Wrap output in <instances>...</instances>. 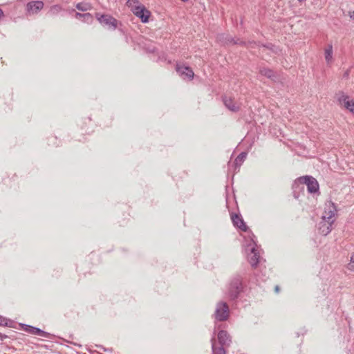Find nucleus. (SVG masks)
<instances>
[{"label": "nucleus", "mask_w": 354, "mask_h": 354, "mask_svg": "<svg viewBox=\"0 0 354 354\" xmlns=\"http://www.w3.org/2000/svg\"><path fill=\"white\" fill-rule=\"evenodd\" d=\"M127 6L137 17L140 19L142 23H147L149 21L151 12L139 0H128Z\"/></svg>", "instance_id": "obj_1"}, {"label": "nucleus", "mask_w": 354, "mask_h": 354, "mask_svg": "<svg viewBox=\"0 0 354 354\" xmlns=\"http://www.w3.org/2000/svg\"><path fill=\"white\" fill-rule=\"evenodd\" d=\"M337 215V209L335 203L331 201H326L324 205V210L322 219L330 222V223H334L336 220Z\"/></svg>", "instance_id": "obj_2"}, {"label": "nucleus", "mask_w": 354, "mask_h": 354, "mask_svg": "<svg viewBox=\"0 0 354 354\" xmlns=\"http://www.w3.org/2000/svg\"><path fill=\"white\" fill-rule=\"evenodd\" d=\"M230 309L228 305L225 302H218L216 304L214 313L215 319L218 321H225L229 317Z\"/></svg>", "instance_id": "obj_3"}, {"label": "nucleus", "mask_w": 354, "mask_h": 354, "mask_svg": "<svg viewBox=\"0 0 354 354\" xmlns=\"http://www.w3.org/2000/svg\"><path fill=\"white\" fill-rule=\"evenodd\" d=\"M241 280L239 277L233 279L228 288L227 295L230 299H234L237 298L239 294L242 290Z\"/></svg>", "instance_id": "obj_4"}, {"label": "nucleus", "mask_w": 354, "mask_h": 354, "mask_svg": "<svg viewBox=\"0 0 354 354\" xmlns=\"http://www.w3.org/2000/svg\"><path fill=\"white\" fill-rule=\"evenodd\" d=\"M297 181L307 185L308 191L310 193H316L319 191V184L317 180L310 176L299 177Z\"/></svg>", "instance_id": "obj_5"}, {"label": "nucleus", "mask_w": 354, "mask_h": 354, "mask_svg": "<svg viewBox=\"0 0 354 354\" xmlns=\"http://www.w3.org/2000/svg\"><path fill=\"white\" fill-rule=\"evenodd\" d=\"M96 18L102 26H106L109 29L115 30L117 28L118 21L109 15L97 13Z\"/></svg>", "instance_id": "obj_6"}, {"label": "nucleus", "mask_w": 354, "mask_h": 354, "mask_svg": "<svg viewBox=\"0 0 354 354\" xmlns=\"http://www.w3.org/2000/svg\"><path fill=\"white\" fill-rule=\"evenodd\" d=\"M338 101L341 105L354 114V100L342 92L338 94Z\"/></svg>", "instance_id": "obj_7"}, {"label": "nucleus", "mask_w": 354, "mask_h": 354, "mask_svg": "<svg viewBox=\"0 0 354 354\" xmlns=\"http://www.w3.org/2000/svg\"><path fill=\"white\" fill-rule=\"evenodd\" d=\"M44 3L41 1H34L26 4V12L28 15H36L44 8Z\"/></svg>", "instance_id": "obj_8"}, {"label": "nucleus", "mask_w": 354, "mask_h": 354, "mask_svg": "<svg viewBox=\"0 0 354 354\" xmlns=\"http://www.w3.org/2000/svg\"><path fill=\"white\" fill-rule=\"evenodd\" d=\"M176 69L179 75L183 79L188 78L192 80L194 77V73L189 66L177 64Z\"/></svg>", "instance_id": "obj_9"}, {"label": "nucleus", "mask_w": 354, "mask_h": 354, "mask_svg": "<svg viewBox=\"0 0 354 354\" xmlns=\"http://www.w3.org/2000/svg\"><path fill=\"white\" fill-rule=\"evenodd\" d=\"M223 102L225 107L232 112H237L239 111L241 104L234 102V100L229 96H223Z\"/></svg>", "instance_id": "obj_10"}, {"label": "nucleus", "mask_w": 354, "mask_h": 354, "mask_svg": "<svg viewBox=\"0 0 354 354\" xmlns=\"http://www.w3.org/2000/svg\"><path fill=\"white\" fill-rule=\"evenodd\" d=\"M231 218L234 226L243 232L247 231L248 227L240 215L232 214L231 215Z\"/></svg>", "instance_id": "obj_11"}, {"label": "nucleus", "mask_w": 354, "mask_h": 354, "mask_svg": "<svg viewBox=\"0 0 354 354\" xmlns=\"http://www.w3.org/2000/svg\"><path fill=\"white\" fill-rule=\"evenodd\" d=\"M333 223L322 219V221L319 223V231L320 234L324 236L328 234L333 229Z\"/></svg>", "instance_id": "obj_12"}, {"label": "nucleus", "mask_w": 354, "mask_h": 354, "mask_svg": "<svg viewBox=\"0 0 354 354\" xmlns=\"http://www.w3.org/2000/svg\"><path fill=\"white\" fill-rule=\"evenodd\" d=\"M218 339L222 346H228L231 342V338L225 330H221L218 333Z\"/></svg>", "instance_id": "obj_13"}, {"label": "nucleus", "mask_w": 354, "mask_h": 354, "mask_svg": "<svg viewBox=\"0 0 354 354\" xmlns=\"http://www.w3.org/2000/svg\"><path fill=\"white\" fill-rule=\"evenodd\" d=\"M248 260L252 267L256 266L260 261V255L256 248H252L251 249V252L248 255Z\"/></svg>", "instance_id": "obj_14"}, {"label": "nucleus", "mask_w": 354, "mask_h": 354, "mask_svg": "<svg viewBox=\"0 0 354 354\" xmlns=\"http://www.w3.org/2000/svg\"><path fill=\"white\" fill-rule=\"evenodd\" d=\"M25 330L27 331L29 333H31V334H33V335H39V336H41V337H47L48 336V333H46L45 331H43V330H41V329H39L38 328L33 327V326H31L26 325V328H25Z\"/></svg>", "instance_id": "obj_15"}, {"label": "nucleus", "mask_w": 354, "mask_h": 354, "mask_svg": "<svg viewBox=\"0 0 354 354\" xmlns=\"http://www.w3.org/2000/svg\"><path fill=\"white\" fill-rule=\"evenodd\" d=\"M324 57L328 65H330L333 62V46L328 44L324 50Z\"/></svg>", "instance_id": "obj_16"}, {"label": "nucleus", "mask_w": 354, "mask_h": 354, "mask_svg": "<svg viewBox=\"0 0 354 354\" xmlns=\"http://www.w3.org/2000/svg\"><path fill=\"white\" fill-rule=\"evenodd\" d=\"M75 17L78 19L82 20L84 22L91 24L93 21V15L90 13H80L76 12L75 13Z\"/></svg>", "instance_id": "obj_17"}, {"label": "nucleus", "mask_w": 354, "mask_h": 354, "mask_svg": "<svg viewBox=\"0 0 354 354\" xmlns=\"http://www.w3.org/2000/svg\"><path fill=\"white\" fill-rule=\"evenodd\" d=\"M211 343H212V352L214 354H225V351L223 348L224 346H221V347H218V348L216 347L214 337L212 338Z\"/></svg>", "instance_id": "obj_18"}, {"label": "nucleus", "mask_w": 354, "mask_h": 354, "mask_svg": "<svg viewBox=\"0 0 354 354\" xmlns=\"http://www.w3.org/2000/svg\"><path fill=\"white\" fill-rule=\"evenodd\" d=\"M259 73L268 78L272 79L274 77V73L272 70L267 68H261L259 70Z\"/></svg>", "instance_id": "obj_19"}, {"label": "nucleus", "mask_w": 354, "mask_h": 354, "mask_svg": "<svg viewBox=\"0 0 354 354\" xmlns=\"http://www.w3.org/2000/svg\"><path fill=\"white\" fill-rule=\"evenodd\" d=\"M76 8L80 11L85 12L87 10H90L92 8V6L88 3H78L76 5Z\"/></svg>", "instance_id": "obj_20"}, {"label": "nucleus", "mask_w": 354, "mask_h": 354, "mask_svg": "<svg viewBox=\"0 0 354 354\" xmlns=\"http://www.w3.org/2000/svg\"><path fill=\"white\" fill-rule=\"evenodd\" d=\"M62 10V8L59 5H54L50 7L48 12L50 15H55L60 12Z\"/></svg>", "instance_id": "obj_21"}, {"label": "nucleus", "mask_w": 354, "mask_h": 354, "mask_svg": "<svg viewBox=\"0 0 354 354\" xmlns=\"http://www.w3.org/2000/svg\"><path fill=\"white\" fill-rule=\"evenodd\" d=\"M246 156H247L246 153H245V152L241 153L236 157V158L235 159V164L236 165H239V164L241 165L244 161V160L245 159Z\"/></svg>", "instance_id": "obj_22"}, {"label": "nucleus", "mask_w": 354, "mask_h": 354, "mask_svg": "<svg viewBox=\"0 0 354 354\" xmlns=\"http://www.w3.org/2000/svg\"><path fill=\"white\" fill-rule=\"evenodd\" d=\"M225 42L229 43V44H240V45L245 44V42H243L242 40H241L239 39L234 40V39H232L231 37H228Z\"/></svg>", "instance_id": "obj_23"}, {"label": "nucleus", "mask_w": 354, "mask_h": 354, "mask_svg": "<svg viewBox=\"0 0 354 354\" xmlns=\"http://www.w3.org/2000/svg\"><path fill=\"white\" fill-rule=\"evenodd\" d=\"M348 268L350 270L354 271V254L351 257V262L348 264Z\"/></svg>", "instance_id": "obj_24"}, {"label": "nucleus", "mask_w": 354, "mask_h": 354, "mask_svg": "<svg viewBox=\"0 0 354 354\" xmlns=\"http://www.w3.org/2000/svg\"><path fill=\"white\" fill-rule=\"evenodd\" d=\"M0 325L8 326V320L0 316Z\"/></svg>", "instance_id": "obj_25"}, {"label": "nucleus", "mask_w": 354, "mask_h": 354, "mask_svg": "<svg viewBox=\"0 0 354 354\" xmlns=\"http://www.w3.org/2000/svg\"><path fill=\"white\" fill-rule=\"evenodd\" d=\"M349 17L351 19L354 20V10L349 12Z\"/></svg>", "instance_id": "obj_26"}, {"label": "nucleus", "mask_w": 354, "mask_h": 354, "mask_svg": "<svg viewBox=\"0 0 354 354\" xmlns=\"http://www.w3.org/2000/svg\"><path fill=\"white\" fill-rule=\"evenodd\" d=\"M3 16V12L2 11L1 9H0V19L2 18Z\"/></svg>", "instance_id": "obj_27"}, {"label": "nucleus", "mask_w": 354, "mask_h": 354, "mask_svg": "<svg viewBox=\"0 0 354 354\" xmlns=\"http://www.w3.org/2000/svg\"><path fill=\"white\" fill-rule=\"evenodd\" d=\"M275 291H276L277 292H279V286H277L275 287Z\"/></svg>", "instance_id": "obj_28"}, {"label": "nucleus", "mask_w": 354, "mask_h": 354, "mask_svg": "<svg viewBox=\"0 0 354 354\" xmlns=\"http://www.w3.org/2000/svg\"><path fill=\"white\" fill-rule=\"evenodd\" d=\"M0 337H1V339H3V338L6 337V335H1L0 333Z\"/></svg>", "instance_id": "obj_29"}, {"label": "nucleus", "mask_w": 354, "mask_h": 354, "mask_svg": "<svg viewBox=\"0 0 354 354\" xmlns=\"http://www.w3.org/2000/svg\"><path fill=\"white\" fill-rule=\"evenodd\" d=\"M249 44H250V45H252V44H255V43H252V42H250Z\"/></svg>", "instance_id": "obj_30"}]
</instances>
